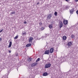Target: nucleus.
<instances>
[{
	"mask_svg": "<svg viewBox=\"0 0 78 78\" xmlns=\"http://www.w3.org/2000/svg\"><path fill=\"white\" fill-rule=\"evenodd\" d=\"M27 60L30 62L32 61V58H29L28 59H27Z\"/></svg>",
	"mask_w": 78,
	"mask_h": 78,
	"instance_id": "14",
	"label": "nucleus"
},
{
	"mask_svg": "<svg viewBox=\"0 0 78 78\" xmlns=\"http://www.w3.org/2000/svg\"><path fill=\"white\" fill-rule=\"evenodd\" d=\"M39 24L40 26H41V25H42V23L41 22H40L39 23Z\"/></svg>",
	"mask_w": 78,
	"mask_h": 78,
	"instance_id": "22",
	"label": "nucleus"
},
{
	"mask_svg": "<svg viewBox=\"0 0 78 78\" xmlns=\"http://www.w3.org/2000/svg\"><path fill=\"white\" fill-rule=\"evenodd\" d=\"M59 27L60 28H61L63 26V23H62V21H60L59 22Z\"/></svg>",
	"mask_w": 78,
	"mask_h": 78,
	"instance_id": "2",
	"label": "nucleus"
},
{
	"mask_svg": "<svg viewBox=\"0 0 78 78\" xmlns=\"http://www.w3.org/2000/svg\"><path fill=\"white\" fill-rule=\"evenodd\" d=\"M67 39V37L66 36H64L63 37V40H66V39Z\"/></svg>",
	"mask_w": 78,
	"mask_h": 78,
	"instance_id": "15",
	"label": "nucleus"
},
{
	"mask_svg": "<svg viewBox=\"0 0 78 78\" xmlns=\"http://www.w3.org/2000/svg\"><path fill=\"white\" fill-rule=\"evenodd\" d=\"M72 44V43L71 41L68 42L67 43V45L69 47H70Z\"/></svg>",
	"mask_w": 78,
	"mask_h": 78,
	"instance_id": "8",
	"label": "nucleus"
},
{
	"mask_svg": "<svg viewBox=\"0 0 78 78\" xmlns=\"http://www.w3.org/2000/svg\"><path fill=\"white\" fill-rule=\"evenodd\" d=\"M58 14V13H57V12H55L54 13L55 16H56Z\"/></svg>",
	"mask_w": 78,
	"mask_h": 78,
	"instance_id": "21",
	"label": "nucleus"
},
{
	"mask_svg": "<svg viewBox=\"0 0 78 78\" xmlns=\"http://www.w3.org/2000/svg\"><path fill=\"white\" fill-rule=\"evenodd\" d=\"M63 23L64 25H67L68 23V20H64L63 21Z\"/></svg>",
	"mask_w": 78,
	"mask_h": 78,
	"instance_id": "6",
	"label": "nucleus"
},
{
	"mask_svg": "<svg viewBox=\"0 0 78 78\" xmlns=\"http://www.w3.org/2000/svg\"><path fill=\"white\" fill-rule=\"evenodd\" d=\"M49 28L51 29L52 28V24L49 25Z\"/></svg>",
	"mask_w": 78,
	"mask_h": 78,
	"instance_id": "17",
	"label": "nucleus"
},
{
	"mask_svg": "<svg viewBox=\"0 0 78 78\" xmlns=\"http://www.w3.org/2000/svg\"><path fill=\"white\" fill-rule=\"evenodd\" d=\"M16 0L17 1H19V0Z\"/></svg>",
	"mask_w": 78,
	"mask_h": 78,
	"instance_id": "39",
	"label": "nucleus"
},
{
	"mask_svg": "<svg viewBox=\"0 0 78 78\" xmlns=\"http://www.w3.org/2000/svg\"><path fill=\"white\" fill-rule=\"evenodd\" d=\"M7 71H8V72H11V69L10 68L8 69H7Z\"/></svg>",
	"mask_w": 78,
	"mask_h": 78,
	"instance_id": "23",
	"label": "nucleus"
},
{
	"mask_svg": "<svg viewBox=\"0 0 78 78\" xmlns=\"http://www.w3.org/2000/svg\"><path fill=\"white\" fill-rule=\"evenodd\" d=\"M2 40V38H0V41H1Z\"/></svg>",
	"mask_w": 78,
	"mask_h": 78,
	"instance_id": "34",
	"label": "nucleus"
},
{
	"mask_svg": "<svg viewBox=\"0 0 78 78\" xmlns=\"http://www.w3.org/2000/svg\"><path fill=\"white\" fill-rule=\"evenodd\" d=\"M69 8H70V6H66V9H69Z\"/></svg>",
	"mask_w": 78,
	"mask_h": 78,
	"instance_id": "19",
	"label": "nucleus"
},
{
	"mask_svg": "<svg viewBox=\"0 0 78 78\" xmlns=\"http://www.w3.org/2000/svg\"><path fill=\"white\" fill-rule=\"evenodd\" d=\"M70 14H73V12H74V10H73V9H71L70 11Z\"/></svg>",
	"mask_w": 78,
	"mask_h": 78,
	"instance_id": "10",
	"label": "nucleus"
},
{
	"mask_svg": "<svg viewBox=\"0 0 78 78\" xmlns=\"http://www.w3.org/2000/svg\"><path fill=\"white\" fill-rule=\"evenodd\" d=\"M30 46H31V43L27 44L26 45V47H30Z\"/></svg>",
	"mask_w": 78,
	"mask_h": 78,
	"instance_id": "11",
	"label": "nucleus"
},
{
	"mask_svg": "<svg viewBox=\"0 0 78 78\" xmlns=\"http://www.w3.org/2000/svg\"><path fill=\"white\" fill-rule=\"evenodd\" d=\"M40 61V58H38L37 59V60L36 61V62H37L38 61Z\"/></svg>",
	"mask_w": 78,
	"mask_h": 78,
	"instance_id": "18",
	"label": "nucleus"
},
{
	"mask_svg": "<svg viewBox=\"0 0 78 78\" xmlns=\"http://www.w3.org/2000/svg\"><path fill=\"white\" fill-rule=\"evenodd\" d=\"M50 35V34H45V37L46 38V37H48V36H49V35Z\"/></svg>",
	"mask_w": 78,
	"mask_h": 78,
	"instance_id": "16",
	"label": "nucleus"
},
{
	"mask_svg": "<svg viewBox=\"0 0 78 78\" xmlns=\"http://www.w3.org/2000/svg\"><path fill=\"white\" fill-rule=\"evenodd\" d=\"M26 32H24L22 34L23 36H24V35H26Z\"/></svg>",
	"mask_w": 78,
	"mask_h": 78,
	"instance_id": "24",
	"label": "nucleus"
},
{
	"mask_svg": "<svg viewBox=\"0 0 78 78\" xmlns=\"http://www.w3.org/2000/svg\"><path fill=\"white\" fill-rule=\"evenodd\" d=\"M18 37H19V36L17 35L14 38L15 39H16L18 38Z\"/></svg>",
	"mask_w": 78,
	"mask_h": 78,
	"instance_id": "20",
	"label": "nucleus"
},
{
	"mask_svg": "<svg viewBox=\"0 0 78 78\" xmlns=\"http://www.w3.org/2000/svg\"><path fill=\"white\" fill-rule=\"evenodd\" d=\"M71 37H72V39H73V38L74 37V35H71Z\"/></svg>",
	"mask_w": 78,
	"mask_h": 78,
	"instance_id": "27",
	"label": "nucleus"
},
{
	"mask_svg": "<svg viewBox=\"0 0 78 78\" xmlns=\"http://www.w3.org/2000/svg\"><path fill=\"white\" fill-rule=\"evenodd\" d=\"M33 38L31 37H30L29 39V43H32V41H33Z\"/></svg>",
	"mask_w": 78,
	"mask_h": 78,
	"instance_id": "3",
	"label": "nucleus"
},
{
	"mask_svg": "<svg viewBox=\"0 0 78 78\" xmlns=\"http://www.w3.org/2000/svg\"><path fill=\"white\" fill-rule=\"evenodd\" d=\"M74 1H75L76 2H78V0H74Z\"/></svg>",
	"mask_w": 78,
	"mask_h": 78,
	"instance_id": "31",
	"label": "nucleus"
},
{
	"mask_svg": "<svg viewBox=\"0 0 78 78\" xmlns=\"http://www.w3.org/2000/svg\"><path fill=\"white\" fill-rule=\"evenodd\" d=\"M51 66V64L50 63H48L46 64L45 66L44 67L45 69H47V68H49V67H50Z\"/></svg>",
	"mask_w": 78,
	"mask_h": 78,
	"instance_id": "1",
	"label": "nucleus"
},
{
	"mask_svg": "<svg viewBox=\"0 0 78 78\" xmlns=\"http://www.w3.org/2000/svg\"><path fill=\"white\" fill-rule=\"evenodd\" d=\"M50 51L49 50H46L44 52V54L45 55H48L49 54V52Z\"/></svg>",
	"mask_w": 78,
	"mask_h": 78,
	"instance_id": "9",
	"label": "nucleus"
},
{
	"mask_svg": "<svg viewBox=\"0 0 78 78\" xmlns=\"http://www.w3.org/2000/svg\"><path fill=\"white\" fill-rule=\"evenodd\" d=\"M3 30V29H2L0 31V33H2V31Z\"/></svg>",
	"mask_w": 78,
	"mask_h": 78,
	"instance_id": "29",
	"label": "nucleus"
},
{
	"mask_svg": "<svg viewBox=\"0 0 78 78\" xmlns=\"http://www.w3.org/2000/svg\"><path fill=\"white\" fill-rule=\"evenodd\" d=\"M16 12H11V14H15Z\"/></svg>",
	"mask_w": 78,
	"mask_h": 78,
	"instance_id": "25",
	"label": "nucleus"
},
{
	"mask_svg": "<svg viewBox=\"0 0 78 78\" xmlns=\"http://www.w3.org/2000/svg\"><path fill=\"white\" fill-rule=\"evenodd\" d=\"M12 45V42L10 41L9 42V48H10V47H11Z\"/></svg>",
	"mask_w": 78,
	"mask_h": 78,
	"instance_id": "12",
	"label": "nucleus"
},
{
	"mask_svg": "<svg viewBox=\"0 0 78 78\" xmlns=\"http://www.w3.org/2000/svg\"><path fill=\"white\" fill-rule=\"evenodd\" d=\"M39 2H37V5H39Z\"/></svg>",
	"mask_w": 78,
	"mask_h": 78,
	"instance_id": "37",
	"label": "nucleus"
},
{
	"mask_svg": "<svg viewBox=\"0 0 78 78\" xmlns=\"http://www.w3.org/2000/svg\"><path fill=\"white\" fill-rule=\"evenodd\" d=\"M24 23H25V24H27V22H26V21H25L24 22Z\"/></svg>",
	"mask_w": 78,
	"mask_h": 78,
	"instance_id": "33",
	"label": "nucleus"
},
{
	"mask_svg": "<svg viewBox=\"0 0 78 78\" xmlns=\"http://www.w3.org/2000/svg\"><path fill=\"white\" fill-rule=\"evenodd\" d=\"M42 37H43V38H44V37H45L44 36H43Z\"/></svg>",
	"mask_w": 78,
	"mask_h": 78,
	"instance_id": "38",
	"label": "nucleus"
},
{
	"mask_svg": "<svg viewBox=\"0 0 78 78\" xmlns=\"http://www.w3.org/2000/svg\"><path fill=\"white\" fill-rule=\"evenodd\" d=\"M18 56V54H16V56Z\"/></svg>",
	"mask_w": 78,
	"mask_h": 78,
	"instance_id": "35",
	"label": "nucleus"
},
{
	"mask_svg": "<svg viewBox=\"0 0 78 78\" xmlns=\"http://www.w3.org/2000/svg\"><path fill=\"white\" fill-rule=\"evenodd\" d=\"M66 6H64L63 8V9L64 10V9H66Z\"/></svg>",
	"mask_w": 78,
	"mask_h": 78,
	"instance_id": "26",
	"label": "nucleus"
},
{
	"mask_svg": "<svg viewBox=\"0 0 78 78\" xmlns=\"http://www.w3.org/2000/svg\"><path fill=\"white\" fill-rule=\"evenodd\" d=\"M48 75V73H47L45 72L43 74V76H47Z\"/></svg>",
	"mask_w": 78,
	"mask_h": 78,
	"instance_id": "13",
	"label": "nucleus"
},
{
	"mask_svg": "<svg viewBox=\"0 0 78 78\" xmlns=\"http://www.w3.org/2000/svg\"><path fill=\"white\" fill-rule=\"evenodd\" d=\"M38 63H34L32 64L31 66V67H35L36 66H37V65Z\"/></svg>",
	"mask_w": 78,
	"mask_h": 78,
	"instance_id": "7",
	"label": "nucleus"
},
{
	"mask_svg": "<svg viewBox=\"0 0 78 78\" xmlns=\"http://www.w3.org/2000/svg\"><path fill=\"white\" fill-rule=\"evenodd\" d=\"M75 26H73V27H75Z\"/></svg>",
	"mask_w": 78,
	"mask_h": 78,
	"instance_id": "40",
	"label": "nucleus"
},
{
	"mask_svg": "<svg viewBox=\"0 0 78 78\" xmlns=\"http://www.w3.org/2000/svg\"><path fill=\"white\" fill-rule=\"evenodd\" d=\"M44 27H41V30H44Z\"/></svg>",
	"mask_w": 78,
	"mask_h": 78,
	"instance_id": "28",
	"label": "nucleus"
},
{
	"mask_svg": "<svg viewBox=\"0 0 78 78\" xmlns=\"http://www.w3.org/2000/svg\"><path fill=\"white\" fill-rule=\"evenodd\" d=\"M66 2H69V0H65Z\"/></svg>",
	"mask_w": 78,
	"mask_h": 78,
	"instance_id": "36",
	"label": "nucleus"
},
{
	"mask_svg": "<svg viewBox=\"0 0 78 78\" xmlns=\"http://www.w3.org/2000/svg\"><path fill=\"white\" fill-rule=\"evenodd\" d=\"M52 16V14H49V15H48V16L47 17V19H50Z\"/></svg>",
	"mask_w": 78,
	"mask_h": 78,
	"instance_id": "5",
	"label": "nucleus"
},
{
	"mask_svg": "<svg viewBox=\"0 0 78 78\" xmlns=\"http://www.w3.org/2000/svg\"><path fill=\"white\" fill-rule=\"evenodd\" d=\"M9 53H11V51L9 50Z\"/></svg>",
	"mask_w": 78,
	"mask_h": 78,
	"instance_id": "30",
	"label": "nucleus"
},
{
	"mask_svg": "<svg viewBox=\"0 0 78 78\" xmlns=\"http://www.w3.org/2000/svg\"><path fill=\"white\" fill-rule=\"evenodd\" d=\"M76 13L77 14H78V10L76 11Z\"/></svg>",
	"mask_w": 78,
	"mask_h": 78,
	"instance_id": "32",
	"label": "nucleus"
},
{
	"mask_svg": "<svg viewBox=\"0 0 78 78\" xmlns=\"http://www.w3.org/2000/svg\"><path fill=\"white\" fill-rule=\"evenodd\" d=\"M53 51H54V48H51L50 50V53H53Z\"/></svg>",
	"mask_w": 78,
	"mask_h": 78,
	"instance_id": "4",
	"label": "nucleus"
}]
</instances>
